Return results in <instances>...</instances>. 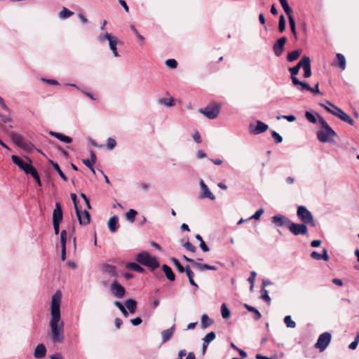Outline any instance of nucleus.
Wrapping results in <instances>:
<instances>
[{
  "mask_svg": "<svg viewBox=\"0 0 359 359\" xmlns=\"http://www.w3.org/2000/svg\"><path fill=\"white\" fill-rule=\"evenodd\" d=\"M62 292L57 290L52 297L50 319L49 322L50 339L54 343H62L65 340L64 323L61 320L60 304Z\"/></svg>",
  "mask_w": 359,
  "mask_h": 359,
  "instance_id": "1",
  "label": "nucleus"
},
{
  "mask_svg": "<svg viewBox=\"0 0 359 359\" xmlns=\"http://www.w3.org/2000/svg\"><path fill=\"white\" fill-rule=\"evenodd\" d=\"M318 123L321 128L317 132V137L321 142H332L337 133L329 126L327 121L320 115H318Z\"/></svg>",
  "mask_w": 359,
  "mask_h": 359,
  "instance_id": "2",
  "label": "nucleus"
},
{
  "mask_svg": "<svg viewBox=\"0 0 359 359\" xmlns=\"http://www.w3.org/2000/svg\"><path fill=\"white\" fill-rule=\"evenodd\" d=\"M136 260L141 264L147 266L151 271L159 266V262L156 257L151 256L147 252H142L136 257Z\"/></svg>",
  "mask_w": 359,
  "mask_h": 359,
  "instance_id": "3",
  "label": "nucleus"
},
{
  "mask_svg": "<svg viewBox=\"0 0 359 359\" xmlns=\"http://www.w3.org/2000/svg\"><path fill=\"white\" fill-rule=\"evenodd\" d=\"M297 215L304 224H308L313 227L316 226L312 213L305 206L298 207Z\"/></svg>",
  "mask_w": 359,
  "mask_h": 359,
  "instance_id": "4",
  "label": "nucleus"
},
{
  "mask_svg": "<svg viewBox=\"0 0 359 359\" xmlns=\"http://www.w3.org/2000/svg\"><path fill=\"white\" fill-rule=\"evenodd\" d=\"M199 112L209 119H215L219 114V106L217 104L208 105L205 108L200 109Z\"/></svg>",
  "mask_w": 359,
  "mask_h": 359,
  "instance_id": "5",
  "label": "nucleus"
},
{
  "mask_svg": "<svg viewBox=\"0 0 359 359\" xmlns=\"http://www.w3.org/2000/svg\"><path fill=\"white\" fill-rule=\"evenodd\" d=\"M331 338V334L329 332H324L321 334L315 344V347L319 349L320 352L325 351L330 343Z\"/></svg>",
  "mask_w": 359,
  "mask_h": 359,
  "instance_id": "6",
  "label": "nucleus"
},
{
  "mask_svg": "<svg viewBox=\"0 0 359 359\" xmlns=\"http://www.w3.org/2000/svg\"><path fill=\"white\" fill-rule=\"evenodd\" d=\"M287 229L294 236L306 235L308 232V229L305 224L294 223L292 221Z\"/></svg>",
  "mask_w": 359,
  "mask_h": 359,
  "instance_id": "7",
  "label": "nucleus"
},
{
  "mask_svg": "<svg viewBox=\"0 0 359 359\" xmlns=\"http://www.w3.org/2000/svg\"><path fill=\"white\" fill-rule=\"evenodd\" d=\"M12 161L14 164L18 165L22 170H23L26 174H29L30 172L34 168L30 163L31 161H29V163L25 162L20 157L16 155H12L11 156Z\"/></svg>",
  "mask_w": 359,
  "mask_h": 359,
  "instance_id": "8",
  "label": "nucleus"
},
{
  "mask_svg": "<svg viewBox=\"0 0 359 359\" xmlns=\"http://www.w3.org/2000/svg\"><path fill=\"white\" fill-rule=\"evenodd\" d=\"M112 294L116 298L121 299L125 296V288L116 280H114L110 286Z\"/></svg>",
  "mask_w": 359,
  "mask_h": 359,
  "instance_id": "9",
  "label": "nucleus"
},
{
  "mask_svg": "<svg viewBox=\"0 0 359 359\" xmlns=\"http://www.w3.org/2000/svg\"><path fill=\"white\" fill-rule=\"evenodd\" d=\"M271 222L276 226H286L288 228L289 224L291 222L290 219H289L285 215H283L281 214H277L271 217Z\"/></svg>",
  "mask_w": 359,
  "mask_h": 359,
  "instance_id": "10",
  "label": "nucleus"
},
{
  "mask_svg": "<svg viewBox=\"0 0 359 359\" xmlns=\"http://www.w3.org/2000/svg\"><path fill=\"white\" fill-rule=\"evenodd\" d=\"M268 125L261 121H257L255 126L252 124L250 125V133L254 135H259L264 133L268 130Z\"/></svg>",
  "mask_w": 359,
  "mask_h": 359,
  "instance_id": "11",
  "label": "nucleus"
},
{
  "mask_svg": "<svg viewBox=\"0 0 359 359\" xmlns=\"http://www.w3.org/2000/svg\"><path fill=\"white\" fill-rule=\"evenodd\" d=\"M287 41V38L283 36L277 40L273 46V50L276 56L279 57L282 55L284 50V46Z\"/></svg>",
  "mask_w": 359,
  "mask_h": 359,
  "instance_id": "12",
  "label": "nucleus"
},
{
  "mask_svg": "<svg viewBox=\"0 0 359 359\" xmlns=\"http://www.w3.org/2000/svg\"><path fill=\"white\" fill-rule=\"evenodd\" d=\"M11 138L13 141L19 147L24 148V149H29L31 147H33V145L29 142H26L23 137L17 133H12L11 134Z\"/></svg>",
  "mask_w": 359,
  "mask_h": 359,
  "instance_id": "13",
  "label": "nucleus"
},
{
  "mask_svg": "<svg viewBox=\"0 0 359 359\" xmlns=\"http://www.w3.org/2000/svg\"><path fill=\"white\" fill-rule=\"evenodd\" d=\"M79 224L81 225H87L90 223V215L88 211L84 210L81 211L79 209H77L76 211Z\"/></svg>",
  "mask_w": 359,
  "mask_h": 359,
  "instance_id": "14",
  "label": "nucleus"
},
{
  "mask_svg": "<svg viewBox=\"0 0 359 359\" xmlns=\"http://www.w3.org/2000/svg\"><path fill=\"white\" fill-rule=\"evenodd\" d=\"M199 184H200V187H201V189L202 191L201 198H208L212 201L215 200V195L210 191V190L209 189L208 186L205 184L203 180H201Z\"/></svg>",
  "mask_w": 359,
  "mask_h": 359,
  "instance_id": "15",
  "label": "nucleus"
},
{
  "mask_svg": "<svg viewBox=\"0 0 359 359\" xmlns=\"http://www.w3.org/2000/svg\"><path fill=\"white\" fill-rule=\"evenodd\" d=\"M303 62L302 69L304 70V76L309 78L311 76V60L308 56H304Z\"/></svg>",
  "mask_w": 359,
  "mask_h": 359,
  "instance_id": "16",
  "label": "nucleus"
},
{
  "mask_svg": "<svg viewBox=\"0 0 359 359\" xmlns=\"http://www.w3.org/2000/svg\"><path fill=\"white\" fill-rule=\"evenodd\" d=\"M62 220V210L59 203H56L53 212V222L60 223Z\"/></svg>",
  "mask_w": 359,
  "mask_h": 359,
  "instance_id": "17",
  "label": "nucleus"
},
{
  "mask_svg": "<svg viewBox=\"0 0 359 359\" xmlns=\"http://www.w3.org/2000/svg\"><path fill=\"white\" fill-rule=\"evenodd\" d=\"M118 43H121V41L118 39V38L116 36L114 37L111 38L109 41V48L112 51L114 56L116 57H119V54L117 51L116 48L117 44Z\"/></svg>",
  "mask_w": 359,
  "mask_h": 359,
  "instance_id": "18",
  "label": "nucleus"
},
{
  "mask_svg": "<svg viewBox=\"0 0 359 359\" xmlns=\"http://www.w3.org/2000/svg\"><path fill=\"white\" fill-rule=\"evenodd\" d=\"M49 134L57 138V140H59L61 142H65V143H71L72 142V138L69 137V136H67L62 133H57V132H53V131H50L49 132Z\"/></svg>",
  "mask_w": 359,
  "mask_h": 359,
  "instance_id": "19",
  "label": "nucleus"
},
{
  "mask_svg": "<svg viewBox=\"0 0 359 359\" xmlns=\"http://www.w3.org/2000/svg\"><path fill=\"white\" fill-rule=\"evenodd\" d=\"M46 354V348L43 344H39L36 346L34 355L36 358H42Z\"/></svg>",
  "mask_w": 359,
  "mask_h": 359,
  "instance_id": "20",
  "label": "nucleus"
},
{
  "mask_svg": "<svg viewBox=\"0 0 359 359\" xmlns=\"http://www.w3.org/2000/svg\"><path fill=\"white\" fill-rule=\"evenodd\" d=\"M337 117H338L341 121L349 123L353 126L354 124V121L346 113H345L342 109H337Z\"/></svg>",
  "mask_w": 359,
  "mask_h": 359,
  "instance_id": "21",
  "label": "nucleus"
},
{
  "mask_svg": "<svg viewBox=\"0 0 359 359\" xmlns=\"http://www.w3.org/2000/svg\"><path fill=\"white\" fill-rule=\"evenodd\" d=\"M311 258L316 260L323 259L326 262L328 261L330 259L329 255H327V250L325 248L323 249L322 254H320L316 251L312 252L311 253Z\"/></svg>",
  "mask_w": 359,
  "mask_h": 359,
  "instance_id": "22",
  "label": "nucleus"
},
{
  "mask_svg": "<svg viewBox=\"0 0 359 359\" xmlns=\"http://www.w3.org/2000/svg\"><path fill=\"white\" fill-rule=\"evenodd\" d=\"M292 83L299 90L301 91H309L310 89V86L308 83L300 81L297 78H294V82Z\"/></svg>",
  "mask_w": 359,
  "mask_h": 359,
  "instance_id": "23",
  "label": "nucleus"
},
{
  "mask_svg": "<svg viewBox=\"0 0 359 359\" xmlns=\"http://www.w3.org/2000/svg\"><path fill=\"white\" fill-rule=\"evenodd\" d=\"M325 103L331 107V108L328 107L327 106H326L325 104H320V106L322 107H323L327 111H328L329 113H330L331 114L337 116V114H338L337 110V109H341L340 108H339L338 107L335 106L334 104H332L331 102L327 100L325 102Z\"/></svg>",
  "mask_w": 359,
  "mask_h": 359,
  "instance_id": "24",
  "label": "nucleus"
},
{
  "mask_svg": "<svg viewBox=\"0 0 359 359\" xmlns=\"http://www.w3.org/2000/svg\"><path fill=\"white\" fill-rule=\"evenodd\" d=\"M175 330V325H172L170 328L163 330L161 332L162 336V342L165 343L166 341H169L174 333Z\"/></svg>",
  "mask_w": 359,
  "mask_h": 359,
  "instance_id": "25",
  "label": "nucleus"
},
{
  "mask_svg": "<svg viewBox=\"0 0 359 359\" xmlns=\"http://www.w3.org/2000/svg\"><path fill=\"white\" fill-rule=\"evenodd\" d=\"M303 62H303V57H302V59L300 60V61L297 63V65L296 66L289 69V71L291 74V79H292V83L294 82V78H297L296 75L298 74L299 69L302 68Z\"/></svg>",
  "mask_w": 359,
  "mask_h": 359,
  "instance_id": "26",
  "label": "nucleus"
},
{
  "mask_svg": "<svg viewBox=\"0 0 359 359\" xmlns=\"http://www.w3.org/2000/svg\"><path fill=\"white\" fill-rule=\"evenodd\" d=\"M162 270L164 272L166 278L169 280H170V281H174L175 280V275L173 273L172 269L169 266H168L167 264H163L162 266Z\"/></svg>",
  "mask_w": 359,
  "mask_h": 359,
  "instance_id": "27",
  "label": "nucleus"
},
{
  "mask_svg": "<svg viewBox=\"0 0 359 359\" xmlns=\"http://www.w3.org/2000/svg\"><path fill=\"white\" fill-rule=\"evenodd\" d=\"M118 217L116 215L111 217L108 222V227L111 232L114 233L117 231V223Z\"/></svg>",
  "mask_w": 359,
  "mask_h": 359,
  "instance_id": "28",
  "label": "nucleus"
},
{
  "mask_svg": "<svg viewBox=\"0 0 359 359\" xmlns=\"http://www.w3.org/2000/svg\"><path fill=\"white\" fill-rule=\"evenodd\" d=\"M214 321L208 315L203 314L201 316V328L205 329L210 327L213 324Z\"/></svg>",
  "mask_w": 359,
  "mask_h": 359,
  "instance_id": "29",
  "label": "nucleus"
},
{
  "mask_svg": "<svg viewBox=\"0 0 359 359\" xmlns=\"http://www.w3.org/2000/svg\"><path fill=\"white\" fill-rule=\"evenodd\" d=\"M125 306L130 313H134L137 309V302L133 299H128L125 302Z\"/></svg>",
  "mask_w": 359,
  "mask_h": 359,
  "instance_id": "30",
  "label": "nucleus"
},
{
  "mask_svg": "<svg viewBox=\"0 0 359 359\" xmlns=\"http://www.w3.org/2000/svg\"><path fill=\"white\" fill-rule=\"evenodd\" d=\"M185 272H186V274H187V277H188V278H189V283H190L192 286H194V287H195L198 288V285L196 283V282H195V281H194V272L191 270V269H190V267H189V266H187L185 267Z\"/></svg>",
  "mask_w": 359,
  "mask_h": 359,
  "instance_id": "31",
  "label": "nucleus"
},
{
  "mask_svg": "<svg viewBox=\"0 0 359 359\" xmlns=\"http://www.w3.org/2000/svg\"><path fill=\"white\" fill-rule=\"evenodd\" d=\"M158 103L166 107H171L175 105V99L173 97H162L158 100Z\"/></svg>",
  "mask_w": 359,
  "mask_h": 359,
  "instance_id": "32",
  "label": "nucleus"
},
{
  "mask_svg": "<svg viewBox=\"0 0 359 359\" xmlns=\"http://www.w3.org/2000/svg\"><path fill=\"white\" fill-rule=\"evenodd\" d=\"M318 115H319L317 113H313L311 111H306L305 113V117L306 118L312 123H316L318 122Z\"/></svg>",
  "mask_w": 359,
  "mask_h": 359,
  "instance_id": "33",
  "label": "nucleus"
},
{
  "mask_svg": "<svg viewBox=\"0 0 359 359\" xmlns=\"http://www.w3.org/2000/svg\"><path fill=\"white\" fill-rule=\"evenodd\" d=\"M73 15H74V13L72 11H69V9H67L65 7H63L62 9L60 11L58 15L60 19L64 20V19L70 18Z\"/></svg>",
  "mask_w": 359,
  "mask_h": 359,
  "instance_id": "34",
  "label": "nucleus"
},
{
  "mask_svg": "<svg viewBox=\"0 0 359 359\" xmlns=\"http://www.w3.org/2000/svg\"><path fill=\"white\" fill-rule=\"evenodd\" d=\"M280 3L285 13L287 14V17L290 15H292L293 10L288 5L287 1V0H280Z\"/></svg>",
  "mask_w": 359,
  "mask_h": 359,
  "instance_id": "35",
  "label": "nucleus"
},
{
  "mask_svg": "<svg viewBox=\"0 0 359 359\" xmlns=\"http://www.w3.org/2000/svg\"><path fill=\"white\" fill-rule=\"evenodd\" d=\"M244 306L249 311H251L252 313H255V316H254V318L255 320H258L261 318L262 317V315L260 313V312L255 307L252 306H250L247 304H244Z\"/></svg>",
  "mask_w": 359,
  "mask_h": 359,
  "instance_id": "36",
  "label": "nucleus"
},
{
  "mask_svg": "<svg viewBox=\"0 0 359 359\" xmlns=\"http://www.w3.org/2000/svg\"><path fill=\"white\" fill-rule=\"evenodd\" d=\"M127 268L135 271H137L139 273H143L144 271V269L138 264L135 262H130L127 264Z\"/></svg>",
  "mask_w": 359,
  "mask_h": 359,
  "instance_id": "37",
  "label": "nucleus"
},
{
  "mask_svg": "<svg viewBox=\"0 0 359 359\" xmlns=\"http://www.w3.org/2000/svg\"><path fill=\"white\" fill-rule=\"evenodd\" d=\"M300 54H301V50H293L288 53L287 59L289 62H293V61L296 60L297 59H298Z\"/></svg>",
  "mask_w": 359,
  "mask_h": 359,
  "instance_id": "38",
  "label": "nucleus"
},
{
  "mask_svg": "<svg viewBox=\"0 0 359 359\" xmlns=\"http://www.w3.org/2000/svg\"><path fill=\"white\" fill-rule=\"evenodd\" d=\"M337 59L338 61V66L341 69L344 70L346 68V59L345 57L341 53L337 54Z\"/></svg>",
  "mask_w": 359,
  "mask_h": 359,
  "instance_id": "39",
  "label": "nucleus"
},
{
  "mask_svg": "<svg viewBox=\"0 0 359 359\" xmlns=\"http://www.w3.org/2000/svg\"><path fill=\"white\" fill-rule=\"evenodd\" d=\"M137 215V212L135 210L130 209L126 214V219L130 222H133Z\"/></svg>",
  "mask_w": 359,
  "mask_h": 359,
  "instance_id": "40",
  "label": "nucleus"
},
{
  "mask_svg": "<svg viewBox=\"0 0 359 359\" xmlns=\"http://www.w3.org/2000/svg\"><path fill=\"white\" fill-rule=\"evenodd\" d=\"M53 168L55 169V170L57 171V172L59 174V175L60 176V177L62 179H63L65 181H67V176L65 175V173L62 171V170L60 169L59 165L57 163H55L54 161H51L50 162Z\"/></svg>",
  "mask_w": 359,
  "mask_h": 359,
  "instance_id": "41",
  "label": "nucleus"
},
{
  "mask_svg": "<svg viewBox=\"0 0 359 359\" xmlns=\"http://www.w3.org/2000/svg\"><path fill=\"white\" fill-rule=\"evenodd\" d=\"M289 23L291 28V32L292 34L294 35V38H297V34L296 32V25H295V21L292 15L288 16Z\"/></svg>",
  "mask_w": 359,
  "mask_h": 359,
  "instance_id": "42",
  "label": "nucleus"
},
{
  "mask_svg": "<svg viewBox=\"0 0 359 359\" xmlns=\"http://www.w3.org/2000/svg\"><path fill=\"white\" fill-rule=\"evenodd\" d=\"M221 314L223 318L227 319L231 316V311L227 308L226 305L225 304H222L221 306Z\"/></svg>",
  "mask_w": 359,
  "mask_h": 359,
  "instance_id": "43",
  "label": "nucleus"
},
{
  "mask_svg": "<svg viewBox=\"0 0 359 359\" xmlns=\"http://www.w3.org/2000/svg\"><path fill=\"white\" fill-rule=\"evenodd\" d=\"M216 337V334L214 332H210L207 334L205 337L203 339V343L206 344H209L212 342Z\"/></svg>",
  "mask_w": 359,
  "mask_h": 359,
  "instance_id": "44",
  "label": "nucleus"
},
{
  "mask_svg": "<svg viewBox=\"0 0 359 359\" xmlns=\"http://www.w3.org/2000/svg\"><path fill=\"white\" fill-rule=\"evenodd\" d=\"M115 36L113 35L111 33H105L104 34H100L98 36H97V39L98 41L100 42V43H103L104 41L107 40L108 41H109L110 39L112 38V37H114Z\"/></svg>",
  "mask_w": 359,
  "mask_h": 359,
  "instance_id": "45",
  "label": "nucleus"
},
{
  "mask_svg": "<svg viewBox=\"0 0 359 359\" xmlns=\"http://www.w3.org/2000/svg\"><path fill=\"white\" fill-rule=\"evenodd\" d=\"M261 297L268 304L271 303V298L269 295V292L265 288L262 287L261 290Z\"/></svg>",
  "mask_w": 359,
  "mask_h": 359,
  "instance_id": "46",
  "label": "nucleus"
},
{
  "mask_svg": "<svg viewBox=\"0 0 359 359\" xmlns=\"http://www.w3.org/2000/svg\"><path fill=\"white\" fill-rule=\"evenodd\" d=\"M284 322L287 327L294 328L296 326V323L291 318L290 316H286L284 318Z\"/></svg>",
  "mask_w": 359,
  "mask_h": 359,
  "instance_id": "47",
  "label": "nucleus"
},
{
  "mask_svg": "<svg viewBox=\"0 0 359 359\" xmlns=\"http://www.w3.org/2000/svg\"><path fill=\"white\" fill-rule=\"evenodd\" d=\"M171 261L174 264V265L176 266V268L177 269L178 271L180 272V273H183L185 271V267H184L180 263V262L178 261V259H177L176 258H172L171 259Z\"/></svg>",
  "mask_w": 359,
  "mask_h": 359,
  "instance_id": "48",
  "label": "nucleus"
},
{
  "mask_svg": "<svg viewBox=\"0 0 359 359\" xmlns=\"http://www.w3.org/2000/svg\"><path fill=\"white\" fill-rule=\"evenodd\" d=\"M278 29L280 32H283L285 29V20L283 15L279 18Z\"/></svg>",
  "mask_w": 359,
  "mask_h": 359,
  "instance_id": "49",
  "label": "nucleus"
},
{
  "mask_svg": "<svg viewBox=\"0 0 359 359\" xmlns=\"http://www.w3.org/2000/svg\"><path fill=\"white\" fill-rule=\"evenodd\" d=\"M67 233L65 230H62L60 233V244L61 248H66Z\"/></svg>",
  "mask_w": 359,
  "mask_h": 359,
  "instance_id": "50",
  "label": "nucleus"
},
{
  "mask_svg": "<svg viewBox=\"0 0 359 359\" xmlns=\"http://www.w3.org/2000/svg\"><path fill=\"white\" fill-rule=\"evenodd\" d=\"M114 305L119 309V310L121 311V313L125 317H127L128 316V312L120 302H115Z\"/></svg>",
  "mask_w": 359,
  "mask_h": 359,
  "instance_id": "51",
  "label": "nucleus"
},
{
  "mask_svg": "<svg viewBox=\"0 0 359 359\" xmlns=\"http://www.w3.org/2000/svg\"><path fill=\"white\" fill-rule=\"evenodd\" d=\"M32 177L33 178L36 180V183L38 184L39 186H41V180H40V177H39V175L36 171V170L35 168H34L29 173Z\"/></svg>",
  "mask_w": 359,
  "mask_h": 359,
  "instance_id": "52",
  "label": "nucleus"
},
{
  "mask_svg": "<svg viewBox=\"0 0 359 359\" xmlns=\"http://www.w3.org/2000/svg\"><path fill=\"white\" fill-rule=\"evenodd\" d=\"M165 65L168 68L175 69L177 66V62L175 59H168L165 61Z\"/></svg>",
  "mask_w": 359,
  "mask_h": 359,
  "instance_id": "53",
  "label": "nucleus"
},
{
  "mask_svg": "<svg viewBox=\"0 0 359 359\" xmlns=\"http://www.w3.org/2000/svg\"><path fill=\"white\" fill-rule=\"evenodd\" d=\"M116 145V142L114 139L111 137H109L107 140V147L111 150L113 149Z\"/></svg>",
  "mask_w": 359,
  "mask_h": 359,
  "instance_id": "54",
  "label": "nucleus"
},
{
  "mask_svg": "<svg viewBox=\"0 0 359 359\" xmlns=\"http://www.w3.org/2000/svg\"><path fill=\"white\" fill-rule=\"evenodd\" d=\"M271 136L276 144L280 143L283 141L281 135L274 130L271 131Z\"/></svg>",
  "mask_w": 359,
  "mask_h": 359,
  "instance_id": "55",
  "label": "nucleus"
},
{
  "mask_svg": "<svg viewBox=\"0 0 359 359\" xmlns=\"http://www.w3.org/2000/svg\"><path fill=\"white\" fill-rule=\"evenodd\" d=\"M263 212H264V210L262 208H260V209L257 210L253 215H252L248 219H247V220H250L252 219H259V217H261V215L263 214Z\"/></svg>",
  "mask_w": 359,
  "mask_h": 359,
  "instance_id": "56",
  "label": "nucleus"
},
{
  "mask_svg": "<svg viewBox=\"0 0 359 359\" xmlns=\"http://www.w3.org/2000/svg\"><path fill=\"white\" fill-rule=\"evenodd\" d=\"M104 271L109 273L111 276H115L116 275V268L114 266L111 265H106L104 266Z\"/></svg>",
  "mask_w": 359,
  "mask_h": 359,
  "instance_id": "57",
  "label": "nucleus"
},
{
  "mask_svg": "<svg viewBox=\"0 0 359 359\" xmlns=\"http://www.w3.org/2000/svg\"><path fill=\"white\" fill-rule=\"evenodd\" d=\"M130 29H132V31L133 32V33L135 34V35L137 36V38L142 42V43H144V38L143 37V36H142L139 32L136 29V28L135 27L134 25H131L130 26Z\"/></svg>",
  "mask_w": 359,
  "mask_h": 359,
  "instance_id": "58",
  "label": "nucleus"
},
{
  "mask_svg": "<svg viewBox=\"0 0 359 359\" xmlns=\"http://www.w3.org/2000/svg\"><path fill=\"white\" fill-rule=\"evenodd\" d=\"M257 273L255 271H251L250 276L248 278V280L250 283V290H252L254 287V282L256 278Z\"/></svg>",
  "mask_w": 359,
  "mask_h": 359,
  "instance_id": "59",
  "label": "nucleus"
},
{
  "mask_svg": "<svg viewBox=\"0 0 359 359\" xmlns=\"http://www.w3.org/2000/svg\"><path fill=\"white\" fill-rule=\"evenodd\" d=\"M183 246L189 251L191 252H195L196 250V248L192 245L190 242L187 241L186 242Z\"/></svg>",
  "mask_w": 359,
  "mask_h": 359,
  "instance_id": "60",
  "label": "nucleus"
},
{
  "mask_svg": "<svg viewBox=\"0 0 359 359\" xmlns=\"http://www.w3.org/2000/svg\"><path fill=\"white\" fill-rule=\"evenodd\" d=\"M193 266L198 269L199 271H204L206 270L207 264H201L195 261L193 264Z\"/></svg>",
  "mask_w": 359,
  "mask_h": 359,
  "instance_id": "61",
  "label": "nucleus"
},
{
  "mask_svg": "<svg viewBox=\"0 0 359 359\" xmlns=\"http://www.w3.org/2000/svg\"><path fill=\"white\" fill-rule=\"evenodd\" d=\"M280 118L286 119L289 122H292L296 120V117L293 115H283V116H277V119H280Z\"/></svg>",
  "mask_w": 359,
  "mask_h": 359,
  "instance_id": "62",
  "label": "nucleus"
},
{
  "mask_svg": "<svg viewBox=\"0 0 359 359\" xmlns=\"http://www.w3.org/2000/svg\"><path fill=\"white\" fill-rule=\"evenodd\" d=\"M142 320L140 317H137V318L130 320V323L134 326H137V325H140L142 323Z\"/></svg>",
  "mask_w": 359,
  "mask_h": 359,
  "instance_id": "63",
  "label": "nucleus"
},
{
  "mask_svg": "<svg viewBox=\"0 0 359 359\" xmlns=\"http://www.w3.org/2000/svg\"><path fill=\"white\" fill-rule=\"evenodd\" d=\"M71 198L74 203V208H75V210L76 211L77 210V209H79V207H78V203H77V196H76V194H71Z\"/></svg>",
  "mask_w": 359,
  "mask_h": 359,
  "instance_id": "64",
  "label": "nucleus"
}]
</instances>
